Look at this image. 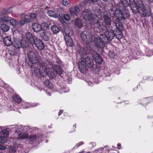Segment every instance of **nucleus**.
Instances as JSON below:
<instances>
[{"mask_svg":"<svg viewBox=\"0 0 153 153\" xmlns=\"http://www.w3.org/2000/svg\"><path fill=\"white\" fill-rule=\"evenodd\" d=\"M38 65L39 66H42L45 68H53V66L56 64H54L53 60L52 59L48 58H45L43 60H39L38 62Z\"/></svg>","mask_w":153,"mask_h":153,"instance_id":"7ed1b4c3","label":"nucleus"},{"mask_svg":"<svg viewBox=\"0 0 153 153\" xmlns=\"http://www.w3.org/2000/svg\"><path fill=\"white\" fill-rule=\"evenodd\" d=\"M6 147L3 145H0V149L2 150H4L6 149Z\"/></svg>","mask_w":153,"mask_h":153,"instance_id":"e2e57ef3","label":"nucleus"},{"mask_svg":"<svg viewBox=\"0 0 153 153\" xmlns=\"http://www.w3.org/2000/svg\"><path fill=\"white\" fill-rule=\"evenodd\" d=\"M78 68L81 73H84L86 70V66L85 65V61L81 60L78 63Z\"/></svg>","mask_w":153,"mask_h":153,"instance_id":"ddd939ff","label":"nucleus"},{"mask_svg":"<svg viewBox=\"0 0 153 153\" xmlns=\"http://www.w3.org/2000/svg\"><path fill=\"white\" fill-rule=\"evenodd\" d=\"M104 21L103 22L107 26H108L110 25L111 23V16L109 14H107L105 13L102 16Z\"/></svg>","mask_w":153,"mask_h":153,"instance_id":"9d476101","label":"nucleus"},{"mask_svg":"<svg viewBox=\"0 0 153 153\" xmlns=\"http://www.w3.org/2000/svg\"><path fill=\"white\" fill-rule=\"evenodd\" d=\"M13 98L14 101L18 103H20L22 101L21 98L18 95L13 96Z\"/></svg>","mask_w":153,"mask_h":153,"instance_id":"58836bf2","label":"nucleus"},{"mask_svg":"<svg viewBox=\"0 0 153 153\" xmlns=\"http://www.w3.org/2000/svg\"><path fill=\"white\" fill-rule=\"evenodd\" d=\"M42 25L43 27H45L46 29L48 28L49 27L48 25V24L45 22L43 23L42 24Z\"/></svg>","mask_w":153,"mask_h":153,"instance_id":"052dcab7","label":"nucleus"},{"mask_svg":"<svg viewBox=\"0 0 153 153\" xmlns=\"http://www.w3.org/2000/svg\"><path fill=\"white\" fill-rule=\"evenodd\" d=\"M81 38L84 42H89L92 39V34L90 31L85 30L82 32L80 34Z\"/></svg>","mask_w":153,"mask_h":153,"instance_id":"20e7f679","label":"nucleus"},{"mask_svg":"<svg viewBox=\"0 0 153 153\" xmlns=\"http://www.w3.org/2000/svg\"><path fill=\"white\" fill-rule=\"evenodd\" d=\"M99 21L97 17L93 16L88 20L91 24L93 25L96 24L97 22Z\"/></svg>","mask_w":153,"mask_h":153,"instance_id":"2f4dec72","label":"nucleus"},{"mask_svg":"<svg viewBox=\"0 0 153 153\" xmlns=\"http://www.w3.org/2000/svg\"><path fill=\"white\" fill-rule=\"evenodd\" d=\"M96 25L98 29L101 31L103 30V28H106L107 26L103 22H101L99 20L96 23Z\"/></svg>","mask_w":153,"mask_h":153,"instance_id":"bb28decb","label":"nucleus"},{"mask_svg":"<svg viewBox=\"0 0 153 153\" xmlns=\"http://www.w3.org/2000/svg\"><path fill=\"white\" fill-rule=\"evenodd\" d=\"M36 41L34 45H36L38 50H43L44 48V45L42 41L39 38L36 37Z\"/></svg>","mask_w":153,"mask_h":153,"instance_id":"9b49d317","label":"nucleus"},{"mask_svg":"<svg viewBox=\"0 0 153 153\" xmlns=\"http://www.w3.org/2000/svg\"><path fill=\"white\" fill-rule=\"evenodd\" d=\"M48 14L50 16L56 18H58V15H57L55 12L52 10H49L47 12Z\"/></svg>","mask_w":153,"mask_h":153,"instance_id":"e433bc0d","label":"nucleus"},{"mask_svg":"<svg viewBox=\"0 0 153 153\" xmlns=\"http://www.w3.org/2000/svg\"><path fill=\"white\" fill-rule=\"evenodd\" d=\"M89 2L90 3V5H93L94 3L95 2H97L99 0H88Z\"/></svg>","mask_w":153,"mask_h":153,"instance_id":"5fc2aeb1","label":"nucleus"},{"mask_svg":"<svg viewBox=\"0 0 153 153\" xmlns=\"http://www.w3.org/2000/svg\"><path fill=\"white\" fill-rule=\"evenodd\" d=\"M1 28L4 32H7L9 30L10 27L7 25L4 24H2L1 25Z\"/></svg>","mask_w":153,"mask_h":153,"instance_id":"f704fd0d","label":"nucleus"},{"mask_svg":"<svg viewBox=\"0 0 153 153\" xmlns=\"http://www.w3.org/2000/svg\"><path fill=\"white\" fill-rule=\"evenodd\" d=\"M120 20L118 19L115 20H114V23L115 25V27H116V30L122 31L123 30L124 28L123 24L120 22Z\"/></svg>","mask_w":153,"mask_h":153,"instance_id":"5701e85b","label":"nucleus"},{"mask_svg":"<svg viewBox=\"0 0 153 153\" xmlns=\"http://www.w3.org/2000/svg\"><path fill=\"white\" fill-rule=\"evenodd\" d=\"M38 67L40 69L39 73L41 76L43 77H45L47 75L48 72L47 68H45L42 66H39L38 65Z\"/></svg>","mask_w":153,"mask_h":153,"instance_id":"6ab92c4d","label":"nucleus"},{"mask_svg":"<svg viewBox=\"0 0 153 153\" xmlns=\"http://www.w3.org/2000/svg\"><path fill=\"white\" fill-rule=\"evenodd\" d=\"M38 63L33 64L32 65V67H30L32 68V71H33L34 72L37 74L38 72H39L40 69L38 67Z\"/></svg>","mask_w":153,"mask_h":153,"instance_id":"c756f323","label":"nucleus"},{"mask_svg":"<svg viewBox=\"0 0 153 153\" xmlns=\"http://www.w3.org/2000/svg\"><path fill=\"white\" fill-rule=\"evenodd\" d=\"M114 25H112L111 23L110 25L108 26H107L106 28L107 29H108L109 31H113L114 32V30L115 29V27Z\"/></svg>","mask_w":153,"mask_h":153,"instance_id":"a18cd8bd","label":"nucleus"},{"mask_svg":"<svg viewBox=\"0 0 153 153\" xmlns=\"http://www.w3.org/2000/svg\"><path fill=\"white\" fill-rule=\"evenodd\" d=\"M28 59L26 61V63L28 66L32 67V65L36 64L38 62L39 59H38L36 55L34 52L31 49L27 53Z\"/></svg>","mask_w":153,"mask_h":153,"instance_id":"f03ea898","label":"nucleus"},{"mask_svg":"<svg viewBox=\"0 0 153 153\" xmlns=\"http://www.w3.org/2000/svg\"><path fill=\"white\" fill-rule=\"evenodd\" d=\"M51 30L54 34H57L60 30L59 28L55 25H52L51 27Z\"/></svg>","mask_w":153,"mask_h":153,"instance_id":"7c9ffc66","label":"nucleus"},{"mask_svg":"<svg viewBox=\"0 0 153 153\" xmlns=\"http://www.w3.org/2000/svg\"><path fill=\"white\" fill-rule=\"evenodd\" d=\"M75 25L79 28H81L83 26V25L81 22L80 20L79 19H76L75 21Z\"/></svg>","mask_w":153,"mask_h":153,"instance_id":"4c0bfd02","label":"nucleus"},{"mask_svg":"<svg viewBox=\"0 0 153 153\" xmlns=\"http://www.w3.org/2000/svg\"><path fill=\"white\" fill-rule=\"evenodd\" d=\"M121 31L120 30L116 29L115 33H114V36L118 39H120L122 37L123 35Z\"/></svg>","mask_w":153,"mask_h":153,"instance_id":"72a5a7b5","label":"nucleus"},{"mask_svg":"<svg viewBox=\"0 0 153 153\" xmlns=\"http://www.w3.org/2000/svg\"><path fill=\"white\" fill-rule=\"evenodd\" d=\"M37 16V14L36 13H33L29 15V17L30 19H35Z\"/></svg>","mask_w":153,"mask_h":153,"instance_id":"8fccbe9b","label":"nucleus"},{"mask_svg":"<svg viewBox=\"0 0 153 153\" xmlns=\"http://www.w3.org/2000/svg\"><path fill=\"white\" fill-rule=\"evenodd\" d=\"M53 69L55 70L57 74L60 75L61 76V75L63 74L64 72L61 69L60 67L56 64L53 66Z\"/></svg>","mask_w":153,"mask_h":153,"instance_id":"a878e982","label":"nucleus"},{"mask_svg":"<svg viewBox=\"0 0 153 153\" xmlns=\"http://www.w3.org/2000/svg\"><path fill=\"white\" fill-rule=\"evenodd\" d=\"M47 75L50 79H54L56 77L55 74L53 71H48Z\"/></svg>","mask_w":153,"mask_h":153,"instance_id":"c9c22d12","label":"nucleus"},{"mask_svg":"<svg viewBox=\"0 0 153 153\" xmlns=\"http://www.w3.org/2000/svg\"><path fill=\"white\" fill-rule=\"evenodd\" d=\"M74 9L75 10V11H76L77 13H78L80 12V9L79 8V7L77 6H76L74 8Z\"/></svg>","mask_w":153,"mask_h":153,"instance_id":"680f3d73","label":"nucleus"},{"mask_svg":"<svg viewBox=\"0 0 153 153\" xmlns=\"http://www.w3.org/2000/svg\"><path fill=\"white\" fill-rule=\"evenodd\" d=\"M22 46V48H26L28 46V43L27 41L25 40H23L21 41Z\"/></svg>","mask_w":153,"mask_h":153,"instance_id":"79ce46f5","label":"nucleus"},{"mask_svg":"<svg viewBox=\"0 0 153 153\" xmlns=\"http://www.w3.org/2000/svg\"><path fill=\"white\" fill-rule=\"evenodd\" d=\"M44 84L46 86L49 88H51L52 86V83L48 80H46L44 81Z\"/></svg>","mask_w":153,"mask_h":153,"instance_id":"c03bdc74","label":"nucleus"},{"mask_svg":"<svg viewBox=\"0 0 153 153\" xmlns=\"http://www.w3.org/2000/svg\"><path fill=\"white\" fill-rule=\"evenodd\" d=\"M40 36L42 39L45 41H49V37L48 36V33L45 30H42L39 33Z\"/></svg>","mask_w":153,"mask_h":153,"instance_id":"412c9836","label":"nucleus"},{"mask_svg":"<svg viewBox=\"0 0 153 153\" xmlns=\"http://www.w3.org/2000/svg\"><path fill=\"white\" fill-rule=\"evenodd\" d=\"M32 28L33 30L36 33L41 31L42 29V26L36 22L32 24Z\"/></svg>","mask_w":153,"mask_h":153,"instance_id":"4468645a","label":"nucleus"},{"mask_svg":"<svg viewBox=\"0 0 153 153\" xmlns=\"http://www.w3.org/2000/svg\"><path fill=\"white\" fill-rule=\"evenodd\" d=\"M9 22H10V25L13 26H15L17 23L16 20L10 17L9 19Z\"/></svg>","mask_w":153,"mask_h":153,"instance_id":"37998d69","label":"nucleus"},{"mask_svg":"<svg viewBox=\"0 0 153 153\" xmlns=\"http://www.w3.org/2000/svg\"><path fill=\"white\" fill-rule=\"evenodd\" d=\"M12 7H11L7 9V11L8 12V13L9 14L10 13H11L12 12Z\"/></svg>","mask_w":153,"mask_h":153,"instance_id":"0e129e2a","label":"nucleus"},{"mask_svg":"<svg viewBox=\"0 0 153 153\" xmlns=\"http://www.w3.org/2000/svg\"><path fill=\"white\" fill-rule=\"evenodd\" d=\"M58 14L57 15H58V17H59V18H62L63 15V13L62 12V11H61L59 10L58 11Z\"/></svg>","mask_w":153,"mask_h":153,"instance_id":"13d9d810","label":"nucleus"},{"mask_svg":"<svg viewBox=\"0 0 153 153\" xmlns=\"http://www.w3.org/2000/svg\"><path fill=\"white\" fill-rule=\"evenodd\" d=\"M21 15L22 19L18 23V24L20 25L21 26H23L25 23V21L24 20L23 17L26 16V15L25 13H23L21 14Z\"/></svg>","mask_w":153,"mask_h":153,"instance_id":"ea45409f","label":"nucleus"},{"mask_svg":"<svg viewBox=\"0 0 153 153\" xmlns=\"http://www.w3.org/2000/svg\"><path fill=\"white\" fill-rule=\"evenodd\" d=\"M70 12L71 14L73 16H75L77 15L78 13L74 10V8H72L70 10Z\"/></svg>","mask_w":153,"mask_h":153,"instance_id":"de8ad7c7","label":"nucleus"},{"mask_svg":"<svg viewBox=\"0 0 153 153\" xmlns=\"http://www.w3.org/2000/svg\"><path fill=\"white\" fill-rule=\"evenodd\" d=\"M102 37L104 38L105 42L107 43L111 41L114 36V32L113 31H109V29L106 30L105 33L102 34Z\"/></svg>","mask_w":153,"mask_h":153,"instance_id":"39448f33","label":"nucleus"},{"mask_svg":"<svg viewBox=\"0 0 153 153\" xmlns=\"http://www.w3.org/2000/svg\"><path fill=\"white\" fill-rule=\"evenodd\" d=\"M25 21V22L29 23L31 22V19L30 18H27L25 17H23Z\"/></svg>","mask_w":153,"mask_h":153,"instance_id":"4d7b16f0","label":"nucleus"},{"mask_svg":"<svg viewBox=\"0 0 153 153\" xmlns=\"http://www.w3.org/2000/svg\"><path fill=\"white\" fill-rule=\"evenodd\" d=\"M0 13L2 15H7L8 14L7 10L6 9H3L1 12Z\"/></svg>","mask_w":153,"mask_h":153,"instance_id":"864d4df0","label":"nucleus"},{"mask_svg":"<svg viewBox=\"0 0 153 153\" xmlns=\"http://www.w3.org/2000/svg\"><path fill=\"white\" fill-rule=\"evenodd\" d=\"M64 31L66 34L65 35H68L71 36L73 34V30L71 28L66 27Z\"/></svg>","mask_w":153,"mask_h":153,"instance_id":"473e14b6","label":"nucleus"},{"mask_svg":"<svg viewBox=\"0 0 153 153\" xmlns=\"http://www.w3.org/2000/svg\"><path fill=\"white\" fill-rule=\"evenodd\" d=\"M26 36L28 41L32 45H34L35 44L36 41V37L33 35L30 32H28L26 34Z\"/></svg>","mask_w":153,"mask_h":153,"instance_id":"f8f14e48","label":"nucleus"},{"mask_svg":"<svg viewBox=\"0 0 153 153\" xmlns=\"http://www.w3.org/2000/svg\"><path fill=\"white\" fill-rule=\"evenodd\" d=\"M139 5V6L137 8L132 7L133 11H132L134 13H137L139 12L142 14L143 16L147 17L150 16L152 14L151 10L150 9H145V6L143 3H141L140 2Z\"/></svg>","mask_w":153,"mask_h":153,"instance_id":"f257e3e1","label":"nucleus"},{"mask_svg":"<svg viewBox=\"0 0 153 153\" xmlns=\"http://www.w3.org/2000/svg\"><path fill=\"white\" fill-rule=\"evenodd\" d=\"M84 60L85 61V65L88 68L90 69H94V61L90 56L86 57Z\"/></svg>","mask_w":153,"mask_h":153,"instance_id":"0eeeda50","label":"nucleus"},{"mask_svg":"<svg viewBox=\"0 0 153 153\" xmlns=\"http://www.w3.org/2000/svg\"><path fill=\"white\" fill-rule=\"evenodd\" d=\"M63 16L64 19L67 21H69L70 19V15L67 14H64Z\"/></svg>","mask_w":153,"mask_h":153,"instance_id":"3c124183","label":"nucleus"},{"mask_svg":"<svg viewBox=\"0 0 153 153\" xmlns=\"http://www.w3.org/2000/svg\"><path fill=\"white\" fill-rule=\"evenodd\" d=\"M95 13L94 16L99 19L101 17H102L105 13L102 12L100 9H96L94 11Z\"/></svg>","mask_w":153,"mask_h":153,"instance_id":"b1692460","label":"nucleus"},{"mask_svg":"<svg viewBox=\"0 0 153 153\" xmlns=\"http://www.w3.org/2000/svg\"><path fill=\"white\" fill-rule=\"evenodd\" d=\"M114 15L117 18L116 20H122V11L120 9L116 8L114 12Z\"/></svg>","mask_w":153,"mask_h":153,"instance_id":"f3484780","label":"nucleus"},{"mask_svg":"<svg viewBox=\"0 0 153 153\" xmlns=\"http://www.w3.org/2000/svg\"><path fill=\"white\" fill-rule=\"evenodd\" d=\"M67 81L68 83L71 84L72 82L71 79L70 78L69 79H67Z\"/></svg>","mask_w":153,"mask_h":153,"instance_id":"338daca9","label":"nucleus"},{"mask_svg":"<svg viewBox=\"0 0 153 153\" xmlns=\"http://www.w3.org/2000/svg\"><path fill=\"white\" fill-rule=\"evenodd\" d=\"M21 41L19 38L15 37L13 39V44L14 46L17 49L21 48Z\"/></svg>","mask_w":153,"mask_h":153,"instance_id":"dca6fc26","label":"nucleus"},{"mask_svg":"<svg viewBox=\"0 0 153 153\" xmlns=\"http://www.w3.org/2000/svg\"><path fill=\"white\" fill-rule=\"evenodd\" d=\"M62 113H63V110H60L59 111V112L58 116H60V115H61L62 114Z\"/></svg>","mask_w":153,"mask_h":153,"instance_id":"774afa93","label":"nucleus"},{"mask_svg":"<svg viewBox=\"0 0 153 153\" xmlns=\"http://www.w3.org/2000/svg\"><path fill=\"white\" fill-rule=\"evenodd\" d=\"M28 139L30 141H34L36 139V136L35 135H31L29 136Z\"/></svg>","mask_w":153,"mask_h":153,"instance_id":"09e8293b","label":"nucleus"},{"mask_svg":"<svg viewBox=\"0 0 153 153\" xmlns=\"http://www.w3.org/2000/svg\"><path fill=\"white\" fill-rule=\"evenodd\" d=\"M10 17L6 16H3L1 17L0 19V22H9Z\"/></svg>","mask_w":153,"mask_h":153,"instance_id":"a19ab883","label":"nucleus"},{"mask_svg":"<svg viewBox=\"0 0 153 153\" xmlns=\"http://www.w3.org/2000/svg\"><path fill=\"white\" fill-rule=\"evenodd\" d=\"M2 139H1L2 142L1 143H4L7 142V138L5 137H2Z\"/></svg>","mask_w":153,"mask_h":153,"instance_id":"bf43d9fd","label":"nucleus"},{"mask_svg":"<svg viewBox=\"0 0 153 153\" xmlns=\"http://www.w3.org/2000/svg\"><path fill=\"white\" fill-rule=\"evenodd\" d=\"M103 149V148H99L95 150L94 151V152H95V153H97V151H100V150H102Z\"/></svg>","mask_w":153,"mask_h":153,"instance_id":"69168bd1","label":"nucleus"},{"mask_svg":"<svg viewBox=\"0 0 153 153\" xmlns=\"http://www.w3.org/2000/svg\"><path fill=\"white\" fill-rule=\"evenodd\" d=\"M122 8V19H127L130 16V14L129 11L125 7L123 8V7Z\"/></svg>","mask_w":153,"mask_h":153,"instance_id":"4be33fe9","label":"nucleus"},{"mask_svg":"<svg viewBox=\"0 0 153 153\" xmlns=\"http://www.w3.org/2000/svg\"><path fill=\"white\" fill-rule=\"evenodd\" d=\"M132 4V2H131V0H121V1L117 4L118 7L121 8L123 7L125 8L128 6Z\"/></svg>","mask_w":153,"mask_h":153,"instance_id":"1a4fd4ad","label":"nucleus"},{"mask_svg":"<svg viewBox=\"0 0 153 153\" xmlns=\"http://www.w3.org/2000/svg\"><path fill=\"white\" fill-rule=\"evenodd\" d=\"M84 144V142H81L79 143H77L76 145L75 146V147L76 149L78 148V147H79L81 145H82Z\"/></svg>","mask_w":153,"mask_h":153,"instance_id":"6e6d98bb","label":"nucleus"},{"mask_svg":"<svg viewBox=\"0 0 153 153\" xmlns=\"http://www.w3.org/2000/svg\"><path fill=\"white\" fill-rule=\"evenodd\" d=\"M70 3L69 0H63L62 2V4L64 6H66Z\"/></svg>","mask_w":153,"mask_h":153,"instance_id":"603ef678","label":"nucleus"},{"mask_svg":"<svg viewBox=\"0 0 153 153\" xmlns=\"http://www.w3.org/2000/svg\"><path fill=\"white\" fill-rule=\"evenodd\" d=\"M133 2H132V4H131L130 5V8L132 11H133V8L132 9V7L137 8V7H138L139 6V4L140 2L141 3H143L141 0H133Z\"/></svg>","mask_w":153,"mask_h":153,"instance_id":"cd10ccee","label":"nucleus"},{"mask_svg":"<svg viewBox=\"0 0 153 153\" xmlns=\"http://www.w3.org/2000/svg\"><path fill=\"white\" fill-rule=\"evenodd\" d=\"M4 43L5 45L10 46L13 44V42L11 38L9 36H6L3 39Z\"/></svg>","mask_w":153,"mask_h":153,"instance_id":"393cba45","label":"nucleus"},{"mask_svg":"<svg viewBox=\"0 0 153 153\" xmlns=\"http://www.w3.org/2000/svg\"><path fill=\"white\" fill-rule=\"evenodd\" d=\"M90 3L88 0H85L81 1L80 3V6L82 9H85L87 5H89Z\"/></svg>","mask_w":153,"mask_h":153,"instance_id":"c85d7f7f","label":"nucleus"},{"mask_svg":"<svg viewBox=\"0 0 153 153\" xmlns=\"http://www.w3.org/2000/svg\"><path fill=\"white\" fill-rule=\"evenodd\" d=\"M93 16V13L88 9H85L82 13V16L86 20L88 21Z\"/></svg>","mask_w":153,"mask_h":153,"instance_id":"6e6552de","label":"nucleus"},{"mask_svg":"<svg viewBox=\"0 0 153 153\" xmlns=\"http://www.w3.org/2000/svg\"><path fill=\"white\" fill-rule=\"evenodd\" d=\"M23 128V127H21L19 128V131L20 132L18 135V138L19 139H24L28 138L29 137V135L27 133H23L21 132V131H20V130L22 131Z\"/></svg>","mask_w":153,"mask_h":153,"instance_id":"a211bd4d","label":"nucleus"},{"mask_svg":"<svg viewBox=\"0 0 153 153\" xmlns=\"http://www.w3.org/2000/svg\"><path fill=\"white\" fill-rule=\"evenodd\" d=\"M108 56L111 58L114 59L115 58L116 55L113 51H110L108 54Z\"/></svg>","mask_w":153,"mask_h":153,"instance_id":"49530a36","label":"nucleus"},{"mask_svg":"<svg viewBox=\"0 0 153 153\" xmlns=\"http://www.w3.org/2000/svg\"><path fill=\"white\" fill-rule=\"evenodd\" d=\"M94 42L95 46L97 48L102 49L105 46V43L106 42L104 41V38L102 37V34L99 36L96 37L94 39Z\"/></svg>","mask_w":153,"mask_h":153,"instance_id":"423d86ee","label":"nucleus"},{"mask_svg":"<svg viewBox=\"0 0 153 153\" xmlns=\"http://www.w3.org/2000/svg\"><path fill=\"white\" fill-rule=\"evenodd\" d=\"M93 57L94 60L97 63L99 64H101L102 63V59L98 53L95 52L93 56Z\"/></svg>","mask_w":153,"mask_h":153,"instance_id":"aec40b11","label":"nucleus"},{"mask_svg":"<svg viewBox=\"0 0 153 153\" xmlns=\"http://www.w3.org/2000/svg\"><path fill=\"white\" fill-rule=\"evenodd\" d=\"M64 39L67 47H73L74 45V43L71 36L68 35H65L64 36Z\"/></svg>","mask_w":153,"mask_h":153,"instance_id":"2eb2a0df","label":"nucleus"}]
</instances>
